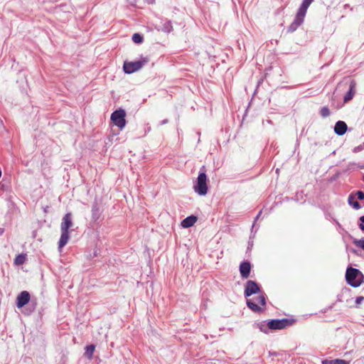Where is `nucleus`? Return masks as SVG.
<instances>
[{
	"instance_id": "obj_1",
	"label": "nucleus",
	"mask_w": 364,
	"mask_h": 364,
	"mask_svg": "<svg viewBox=\"0 0 364 364\" xmlns=\"http://www.w3.org/2000/svg\"><path fill=\"white\" fill-rule=\"evenodd\" d=\"M73 225V220H72V214L71 213H66L63 219L60 224V237L58 242V248L61 249L65 247L69 239H70V232L69 229Z\"/></svg>"
},
{
	"instance_id": "obj_2",
	"label": "nucleus",
	"mask_w": 364,
	"mask_h": 364,
	"mask_svg": "<svg viewBox=\"0 0 364 364\" xmlns=\"http://www.w3.org/2000/svg\"><path fill=\"white\" fill-rule=\"evenodd\" d=\"M208 177L205 173V166H203L199 174L196 178V181L193 184L194 191L199 196H205L208 191Z\"/></svg>"
},
{
	"instance_id": "obj_3",
	"label": "nucleus",
	"mask_w": 364,
	"mask_h": 364,
	"mask_svg": "<svg viewBox=\"0 0 364 364\" xmlns=\"http://www.w3.org/2000/svg\"><path fill=\"white\" fill-rule=\"evenodd\" d=\"M364 277L361 272L352 267H348L346 272V280L353 287H358L363 282Z\"/></svg>"
},
{
	"instance_id": "obj_4",
	"label": "nucleus",
	"mask_w": 364,
	"mask_h": 364,
	"mask_svg": "<svg viewBox=\"0 0 364 364\" xmlns=\"http://www.w3.org/2000/svg\"><path fill=\"white\" fill-rule=\"evenodd\" d=\"M259 295L254 299H247L246 304L247 307L253 312L260 313L263 309L258 306L257 303L261 306H265L267 304V296L264 292L259 293Z\"/></svg>"
},
{
	"instance_id": "obj_5",
	"label": "nucleus",
	"mask_w": 364,
	"mask_h": 364,
	"mask_svg": "<svg viewBox=\"0 0 364 364\" xmlns=\"http://www.w3.org/2000/svg\"><path fill=\"white\" fill-rule=\"evenodd\" d=\"M149 62L148 58H142L135 61H124L123 65L124 72L127 74H132L140 70Z\"/></svg>"
},
{
	"instance_id": "obj_6",
	"label": "nucleus",
	"mask_w": 364,
	"mask_h": 364,
	"mask_svg": "<svg viewBox=\"0 0 364 364\" xmlns=\"http://www.w3.org/2000/svg\"><path fill=\"white\" fill-rule=\"evenodd\" d=\"M126 112L122 108H119L114 110L111 114V121L112 123L119 127L120 130L123 129L127 124L126 121Z\"/></svg>"
},
{
	"instance_id": "obj_7",
	"label": "nucleus",
	"mask_w": 364,
	"mask_h": 364,
	"mask_svg": "<svg viewBox=\"0 0 364 364\" xmlns=\"http://www.w3.org/2000/svg\"><path fill=\"white\" fill-rule=\"evenodd\" d=\"M295 319L284 318L282 319L268 320V326L270 330H282L294 323Z\"/></svg>"
},
{
	"instance_id": "obj_8",
	"label": "nucleus",
	"mask_w": 364,
	"mask_h": 364,
	"mask_svg": "<svg viewBox=\"0 0 364 364\" xmlns=\"http://www.w3.org/2000/svg\"><path fill=\"white\" fill-rule=\"evenodd\" d=\"M262 292L263 291L261 289V287L255 281L247 280L246 282L244 291V295L246 298Z\"/></svg>"
},
{
	"instance_id": "obj_9",
	"label": "nucleus",
	"mask_w": 364,
	"mask_h": 364,
	"mask_svg": "<svg viewBox=\"0 0 364 364\" xmlns=\"http://www.w3.org/2000/svg\"><path fill=\"white\" fill-rule=\"evenodd\" d=\"M31 301V295L27 291H22L16 297V305L21 309L28 304Z\"/></svg>"
},
{
	"instance_id": "obj_10",
	"label": "nucleus",
	"mask_w": 364,
	"mask_h": 364,
	"mask_svg": "<svg viewBox=\"0 0 364 364\" xmlns=\"http://www.w3.org/2000/svg\"><path fill=\"white\" fill-rule=\"evenodd\" d=\"M304 18L305 16L297 12L294 21L288 27L287 31L289 33L294 32L303 23Z\"/></svg>"
},
{
	"instance_id": "obj_11",
	"label": "nucleus",
	"mask_w": 364,
	"mask_h": 364,
	"mask_svg": "<svg viewBox=\"0 0 364 364\" xmlns=\"http://www.w3.org/2000/svg\"><path fill=\"white\" fill-rule=\"evenodd\" d=\"M251 272V264L249 261L245 260L240 264V273L242 279H247Z\"/></svg>"
},
{
	"instance_id": "obj_12",
	"label": "nucleus",
	"mask_w": 364,
	"mask_h": 364,
	"mask_svg": "<svg viewBox=\"0 0 364 364\" xmlns=\"http://www.w3.org/2000/svg\"><path fill=\"white\" fill-rule=\"evenodd\" d=\"M348 130V126L343 121L339 120L336 122L334 132L338 136H343Z\"/></svg>"
},
{
	"instance_id": "obj_13",
	"label": "nucleus",
	"mask_w": 364,
	"mask_h": 364,
	"mask_svg": "<svg viewBox=\"0 0 364 364\" xmlns=\"http://www.w3.org/2000/svg\"><path fill=\"white\" fill-rule=\"evenodd\" d=\"M355 86H356V83H355V80H350V85H349V89L343 97L344 102H348L353 99V97L355 93Z\"/></svg>"
},
{
	"instance_id": "obj_14",
	"label": "nucleus",
	"mask_w": 364,
	"mask_h": 364,
	"mask_svg": "<svg viewBox=\"0 0 364 364\" xmlns=\"http://www.w3.org/2000/svg\"><path fill=\"white\" fill-rule=\"evenodd\" d=\"M197 220H198L197 216H196L194 215H191L190 216L186 217L185 219H183L181 221V225L183 228H188L192 227L196 223Z\"/></svg>"
},
{
	"instance_id": "obj_15",
	"label": "nucleus",
	"mask_w": 364,
	"mask_h": 364,
	"mask_svg": "<svg viewBox=\"0 0 364 364\" xmlns=\"http://www.w3.org/2000/svg\"><path fill=\"white\" fill-rule=\"evenodd\" d=\"M101 215V210L97 203H94L92 205V219L97 221Z\"/></svg>"
},
{
	"instance_id": "obj_16",
	"label": "nucleus",
	"mask_w": 364,
	"mask_h": 364,
	"mask_svg": "<svg viewBox=\"0 0 364 364\" xmlns=\"http://www.w3.org/2000/svg\"><path fill=\"white\" fill-rule=\"evenodd\" d=\"M253 327L259 328L260 331L264 333H268L269 331L270 330L268 326V321H263L261 322L255 323L253 324Z\"/></svg>"
},
{
	"instance_id": "obj_17",
	"label": "nucleus",
	"mask_w": 364,
	"mask_h": 364,
	"mask_svg": "<svg viewBox=\"0 0 364 364\" xmlns=\"http://www.w3.org/2000/svg\"><path fill=\"white\" fill-rule=\"evenodd\" d=\"M313 1L314 0H303L297 12L301 14V15L306 16L307 9Z\"/></svg>"
},
{
	"instance_id": "obj_18",
	"label": "nucleus",
	"mask_w": 364,
	"mask_h": 364,
	"mask_svg": "<svg viewBox=\"0 0 364 364\" xmlns=\"http://www.w3.org/2000/svg\"><path fill=\"white\" fill-rule=\"evenodd\" d=\"M348 203L349 205L353 207L355 210H359L361 208L360 204L355 200V197L353 193H351L348 198Z\"/></svg>"
},
{
	"instance_id": "obj_19",
	"label": "nucleus",
	"mask_w": 364,
	"mask_h": 364,
	"mask_svg": "<svg viewBox=\"0 0 364 364\" xmlns=\"http://www.w3.org/2000/svg\"><path fill=\"white\" fill-rule=\"evenodd\" d=\"M162 25L161 30L165 33H170L173 30V26L171 21L166 20L164 22H161Z\"/></svg>"
},
{
	"instance_id": "obj_20",
	"label": "nucleus",
	"mask_w": 364,
	"mask_h": 364,
	"mask_svg": "<svg viewBox=\"0 0 364 364\" xmlns=\"http://www.w3.org/2000/svg\"><path fill=\"white\" fill-rule=\"evenodd\" d=\"M350 361H347L342 359H334V360H323L322 364H349Z\"/></svg>"
},
{
	"instance_id": "obj_21",
	"label": "nucleus",
	"mask_w": 364,
	"mask_h": 364,
	"mask_svg": "<svg viewBox=\"0 0 364 364\" xmlns=\"http://www.w3.org/2000/svg\"><path fill=\"white\" fill-rule=\"evenodd\" d=\"M95 349V346L93 344L88 345L85 347V356L88 359H91Z\"/></svg>"
},
{
	"instance_id": "obj_22",
	"label": "nucleus",
	"mask_w": 364,
	"mask_h": 364,
	"mask_svg": "<svg viewBox=\"0 0 364 364\" xmlns=\"http://www.w3.org/2000/svg\"><path fill=\"white\" fill-rule=\"evenodd\" d=\"M26 260V255L25 254H18L14 259V264L19 266L22 265L25 263Z\"/></svg>"
},
{
	"instance_id": "obj_23",
	"label": "nucleus",
	"mask_w": 364,
	"mask_h": 364,
	"mask_svg": "<svg viewBox=\"0 0 364 364\" xmlns=\"http://www.w3.org/2000/svg\"><path fill=\"white\" fill-rule=\"evenodd\" d=\"M132 39L135 43L140 44L143 42L144 37L141 34L135 33L132 35Z\"/></svg>"
},
{
	"instance_id": "obj_24",
	"label": "nucleus",
	"mask_w": 364,
	"mask_h": 364,
	"mask_svg": "<svg viewBox=\"0 0 364 364\" xmlns=\"http://www.w3.org/2000/svg\"><path fill=\"white\" fill-rule=\"evenodd\" d=\"M319 114L322 117L326 118V117L330 116L331 112L328 107L324 106L321 108V109L319 111Z\"/></svg>"
},
{
	"instance_id": "obj_25",
	"label": "nucleus",
	"mask_w": 364,
	"mask_h": 364,
	"mask_svg": "<svg viewBox=\"0 0 364 364\" xmlns=\"http://www.w3.org/2000/svg\"><path fill=\"white\" fill-rule=\"evenodd\" d=\"M358 167L357 164L354 162L349 163L348 167L343 171V173L350 172L355 170ZM360 168H363V166H358Z\"/></svg>"
},
{
	"instance_id": "obj_26",
	"label": "nucleus",
	"mask_w": 364,
	"mask_h": 364,
	"mask_svg": "<svg viewBox=\"0 0 364 364\" xmlns=\"http://www.w3.org/2000/svg\"><path fill=\"white\" fill-rule=\"evenodd\" d=\"M353 244L364 250V238H361L360 240L355 239L353 240Z\"/></svg>"
},
{
	"instance_id": "obj_27",
	"label": "nucleus",
	"mask_w": 364,
	"mask_h": 364,
	"mask_svg": "<svg viewBox=\"0 0 364 364\" xmlns=\"http://www.w3.org/2000/svg\"><path fill=\"white\" fill-rule=\"evenodd\" d=\"M355 197L357 196L358 199L363 200H364V192L362 191H357L355 193Z\"/></svg>"
},
{
	"instance_id": "obj_28",
	"label": "nucleus",
	"mask_w": 364,
	"mask_h": 364,
	"mask_svg": "<svg viewBox=\"0 0 364 364\" xmlns=\"http://www.w3.org/2000/svg\"><path fill=\"white\" fill-rule=\"evenodd\" d=\"M364 149V142L362 144H360L355 147L353 148V153H358Z\"/></svg>"
},
{
	"instance_id": "obj_29",
	"label": "nucleus",
	"mask_w": 364,
	"mask_h": 364,
	"mask_svg": "<svg viewBox=\"0 0 364 364\" xmlns=\"http://www.w3.org/2000/svg\"><path fill=\"white\" fill-rule=\"evenodd\" d=\"M358 226L360 229L364 232V215L360 217Z\"/></svg>"
},
{
	"instance_id": "obj_30",
	"label": "nucleus",
	"mask_w": 364,
	"mask_h": 364,
	"mask_svg": "<svg viewBox=\"0 0 364 364\" xmlns=\"http://www.w3.org/2000/svg\"><path fill=\"white\" fill-rule=\"evenodd\" d=\"M36 304H37V303L36 301H34L33 299L31 300V303L29 304V307L31 306V311H33L35 310Z\"/></svg>"
},
{
	"instance_id": "obj_31",
	"label": "nucleus",
	"mask_w": 364,
	"mask_h": 364,
	"mask_svg": "<svg viewBox=\"0 0 364 364\" xmlns=\"http://www.w3.org/2000/svg\"><path fill=\"white\" fill-rule=\"evenodd\" d=\"M363 300H364V296H358L355 299V304H360Z\"/></svg>"
},
{
	"instance_id": "obj_32",
	"label": "nucleus",
	"mask_w": 364,
	"mask_h": 364,
	"mask_svg": "<svg viewBox=\"0 0 364 364\" xmlns=\"http://www.w3.org/2000/svg\"><path fill=\"white\" fill-rule=\"evenodd\" d=\"M261 214H262V210H260V211L258 213L257 215V216H256V218H255V221H256V220H257L260 217Z\"/></svg>"
},
{
	"instance_id": "obj_33",
	"label": "nucleus",
	"mask_w": 364,
	"mask_h": 364,
	"mask_svg": "<svg viewBox=\"0 0 364 364\" xmlns=\"http://www.w3.org/2000/svg\"><path fill=\"white\" fill-rule=\"evenodd\" d=\"M168 122V119H164L163 121L161 122V124L163 125V124H165Z\"/></svg>"
},
{
	"instance_id": "obj_34",
	"label": "nucleus",
	"mask_w": 364,
	"mask_h": 364,
	"mask_svg": "<svg viewBox=\"0 0 364 364\" xmlns=\"http://www.w3.org/2000/svg\"><path fill=\"white\" fill-rule=\"evenodd\" d=\"M353 252L355 253V254H357V251L355 250H353Z\"/></svg>"
}]
</instances>
